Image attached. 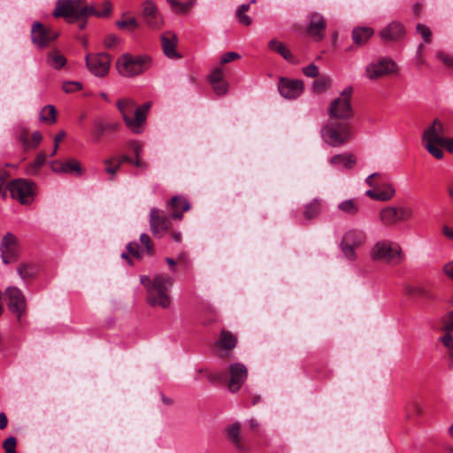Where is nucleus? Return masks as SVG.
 I'll return each instance as SVG.
<instances>
[{"label":"nucleus","mask_w":453,"mask_h":453,"mask_svg":"<svg viewBox=\"0 0 453 453\" xmlns=\"http://www.w3.org/2000/svg\"><path fill=\"white\" fill-rule=\"evenodd\" d=\"M11 196L18 200L21 204H29L34 200V183L25 179H16L9 182L7 191Z\"/></svg>","instance_id":"obj_8"},{"label":"nucleus","mask_w":453,"mask_h":453,"mask_svg":"<svg viewBox=\"0 0 453 453\" xmlns=\"http://www.w3.org/2000/svg\"><path fill=\"white\" fill-rule=\"evenodd\" d=\"M356 162L355 156L350 153L337 154L329 159L330 165L337 169H351Z\"/></svg>","instance_id":"obj_27"},{"label":"nucleus","mask_w":453,"mask_h":453,"mask_svg":"<svg viewBox=\"0 0 453 453\" xmlns=\"http://www.w3.org/2000/svg\"><path fill=\"white\" fill-rule=\"evenodd\" d=\"M396 71V66L391 59L383 58L372 62L365 67V75L369 80H377Z\"/></svg>","instance_id":"obj_14"},{"label":"nucleus","mask_w":453,"mask_h":453,"mask_svg":"<svg viewBox=\"0 0 453 453\" xmlns=\"http://www.w3.org/2000/svg\"><path fill=\"white\" fill-rule=\"evenodd\" d=\"M440 340L447 349V353L449 357V367L453 368V337L449 333H447L443 334Z\"/></svg>","instance_id":"obj_38"},{"label":"nucleus","mask_w":453,"mask_h":453,"mask_svg":"<svg viewBox=\"0 0 453 453\" xmlns=\"http://www.w3.org/2000/svg\"><path fill=\"white\" fill-rule=\"evenodd\" d=\"M237 338L234 334L227 330H222L219 341L216 345L224 350H230L235 348Z\"/></svg>","instance_id":"obj_31"},{"label":"nucleus","mask_w":453,"mask_h":453,"mask_svg":"<svg viewBox=\"0 0 453 453\" xmlns=\"http://www.w3.org/2000/svg\"><path fill=\"white\" fill-rule=\"evenodd\" d=\"M35 273V268L30 265L23 264L18 267V273L22 279L31 278Z\"/></svg>","instance_id":"obj_47"},{"label":"nucleus","mask_w":453,"mask_h":453,"mask_svg":"<svg viewBox=\"0 0 453 453\" xmlns=\"http://www.w3.org/2000/svg\"><path fill=\"white\" fill-rule=\"evenodd\" d=\"M337 210L342 215L354 217L358 214L360 206L357 199L350 198L340 202Z\"/></svg>","instance_id":"obj_28"},{"label":"nucleus","mask_w":453,"mask_h":453,"mask_svg":"<svg viewBox=\"0 0 453 453\" xmlns=\"http://www.w3.org/2000/svg\"><path fill=\"white\" fill-rule=\"evenodd\" d=\"M303 73L307 77L315 78L319 75V68L316 65L310 64L303 68Z\"/></svg>","instance_id":"obj_54"},{"label":"nucleus","mask_w":453,"mask_h":453,"mask_svg":"<svg viewBox=\"0 0 453 453\" xmlns=\"http://www.w3.org/2000/svg\"><path fill=\"white\" fill-rule=\"evenodd\" d=\"M133 163V159L127 156V155H121V156H119V157H115V163H118L119 165H122L123 163Z\"/></svg>","instance_id":"obj_63"},{"label":"nucleus","mask_w":453,"mask_h":453,"mask_svg":"<svg viewBox=\"0 0 453 453\" xmlns=\"http://www.w3.org/2000/svg\"><path fill=\"white\" fill-rule=\"evenodd\" d=\"M142 16L150 28L159 29L164 25L163 17L158 12L156 4L151 0L142 3Z\"/></svg>","instance_id":"obj_19"},{"label":"nucleus","mask_w":453,"mask_h":453,"mask_svg":"<svg viewBox=\"0 0 453 453\" xmlns=\"http://www.w3.org/2000/svg\"><path fill=\"white\" fill-rule=\"evenodd\" d=\"M344 243L356 247L361 246L365 242V234L357 229H350L342 237Z\"/></svg>","instance_id":"obj_33"},{"label":"nucleus","mask_w":453,"mask_h":453,"mask_svg":"<svg viewBox=\"0 0 453 453\" xmlns=\"http://www.w3.org/2000/svg\"><path fill=\"white\" fill-rule=\"evenodd\" d=\"M104 164L106 165L105 172L110 175V180H113L120 168V165H119L118 163H115V157L104 159Z\"/></svg>","instance_id":"obj_41"},{"label":"nucleus","mask_w":453,"mask_h":453,"mask_svg":"<svg viewBox=\"0 0 453 453\" xmlns=\"http://www.w3.org/2000/svg\"><path fill=\"white\" fill-rule=\"evenodd\" d=\"M141 244L144 246L145 251L152 256L154 254V246L149 234L143 233L140 235Z\"/></svg>","instance_id":"obj_46"},{"label":"nucleus","mask_w":453,"mask_h":453,"mask_svg":"<svg viewBox=\"0 0 453 453\" xmlns=\"http://www.w3.org/2000/svg\"><path fill=\"white\" fill-rule=\"evenodd\" d=\"M280 94L287 99H296L303 91V82L300 80L280 78L278 83Z\"/></svg>","instance_id":"obj_17"},{"label":"nucleus","mask_w":453,"mask_h":453,"mask_svg":"<svg viewBox=\"0 0 453 453\" xmlns=\"http://www.w3.org/2000/svg\"><path fill=\"white\" fill-rule=\"evenodd\" d=\"M178 43L177 35L172 31H166L161 35V46L164 54L171 59L180 58V55L177 52L176 47Z\"/></svg>","instance_id":"obj_20"},{"label":"nucleus","mask_w":453,"mask_h":453,"mask_svg":"<svg viewBox=\"0 0 453 453\" xmlns=\"http://www.w3.org/2000/svg\"><path fill=\"white\" fill-rule=\"evenodd\" d=\"M326 19L321 14L314 12L310 16L308 33L310 35L313 36L317 41H320L324 38V31L326 29Z\"/></svg>","instance_id":"obj_21"},{"label":"nucleus","mask_w":453,"mask_h":453,"mask_svg":"<svg viewBox=\"0 0 453 453\" xmlns=\"http://www.w3.org/2000/svg\"><path fill=\"white\" fill-rule=\"evenodd\" d=\"M322 140L331 147L346 144L353 137L352 127L349 121L329 119L320 130Z\"/></svg>","instance_id":"obj_3"},{"label":"nucleus","mask_w":453,"mask_h":453,"mask_svg":"<svg viewBox=\"0 0 453 453\" xmlns=\"http://www.w3.org/2000/svg\"><path fill=\"white\" fill-rule=\"evenodd\" d=\"M119 42V38L113 35V34H111V35H108L104 41V45L105 48L107 49H111V48H113L114 46H116Z\"/></svg>","instance_id":"obj_56"},{"label":"nucleus","mask_w":453,"mask_h":453,"mask_svg":"<svg viewBox=\"0 0 453 453\" xmlns=\"http://www.w3.org/2000/svg\"><path fill=\"white\" fill-rule=\"evenodd\" d=\"M47 60L49 65L55 69L62 68L66 63L65 58L58 51L50 52L47 56Z\"/></svg>","instance_id":"obj_36"},{"label":"nucleus","mask_w":453,"mask_h":453,"mask_svg":"<svg viewBox=\"0 0 453 453\" xmlns=\"http://www.w3.org/2000/svg\"><path fill=\"white\" fill-rule=\"evenodd\" d=\"M86 65L91 73L97 77L108 74L111 58L106 53L88 54L85 58Z\"/></svg>","instance_id":"obj_12"},{"label":"nucleus","mask_w":453,"mask_h":453,"mask_svg":"<svg viewBox=\"0 0 453 453\" xmlns=\"http://www.w3.org/2000/svg\"><path fill=\"white\" fill-rule=\"evenodd\" d=\"M445 125L436 119L424 130L422 134L425 148L437 159L443 157V148L449 153H453V138L445 137Z\"/></svg>","instance_id":"obj_2"},{"label":"nucleus","mask_w":453,"mask_h":453,"mask_svg":"<svg viewBox=\"0 0 453 453\" xmlns=\"http://www.w3.org/2000/svg\"><path fill=\"white\" fill-rule=\"evenodd\" d=\"M404 289L406 294L412 298H420L427 300L434 298L431 288L424 284H408L405 286Z\"/></svg>","instance_id":"obj_26"},{"label":"nucleus","mask_w":453,"mask_h":453,"mask_svg":"<svg viewBox=\"0 0 453 453\" xmlns=\"http://www.w3.org/2000/svg\"><path fill=\"white\" fill-rule=\"evenodd\" d=\"M230 379L228 388L231 392L238 391L248 377V369L242 363H233L229 365Z\"/></svg>","instance_id":"obj_18"},{"label":"nucleus","mask_w":453,"mask_h":453,"mask_svg":"<svg viewBox=\"0 0 453 453\" xmlns=\"http://www.w3.org/2000/svg\"><path fill=\"white\" fill-rule=\"evenodd\" d=\"M378 190L380 194V201H388L395 194V189L392 184H387L383 188Z\"/></svg>","instance_id":"obj_44"},{"label":"nucleus","mask_w":453,"mask_h":453,"mask_svg":"<svg viewBox=\"0 0 453 453\" xmlns=\"http://www.w3.org/2000/svg\"><path fill=\"white\" fill-rule=\"evenodd\" d=\"M323 201L319 198H314L304 206L303 216L306 219L317 218L322 211Z\"/></svg>","instance_id":"obj_34"},{"label":"nucleus","mask_w":453,"mask_h":453,"mask_svg":"<svg viewBox=\"0 0 453 453\" xmlns=\"http://www.w3.org/2000/svg\"><path fill=\"white\" fill-rule=\"evenodd\" d=\"M4 296L9 311L19 319L27 311V299L23 292L17 287H8Z\"/></svg>","instance_id":"obj_9"},{"label":"nucleus","mask_w":453,"mask_h":453,"mask_svg":"<svg viewBox=\"0 0 453 453\" xmlns=\"http://www.w3.org/2000/svg\"><path fill=\"white\" fill-rule=\"evenodd\" d=\"M46 160L45 153H40L37 155L35 161L30 165L29 169L27 170L28 173L35 174L38 170L44 165Z\"/></svg>","instance_id":"obj_42"},{"label":"nucleus","mask_w":453,"mask_h":453,"mask_svg":"<svg viewBox=\"0 0 453 453\" xmlns=\"http://www.w3.org/2000/svg\"><path fill=\"white\" fill-rule=\"evenodd\" d=\"M51 168L52 171L55 173H64V170H62V168H65V163L60 161H54L52 162Z\"/></svg>","instance_id":"obj_64"},{"label":"nucleus","mask_w":453,"mask_h":453,"mask_svg":"<svg viewBox=\"0 0 453 453\" xmlns=\"http://www.w3.org/2000/svg\"><path fill=\"white\" fill-rule=\"evenodd\" d=\"M227 436L231 440L234 446L240 451L245 452L246 448L242 443L241 437V424L235 422L230 425L226 429Z\"/></svg>","instance_id":"obj_29"},{"label":"nucleus","mask_w":453,"mask_h":453,"mask_svg":"<svg viewBox=\"0 0 453 453\" xmlns=\"http://www.w3.org/2000/svg\"><path fill=\"white\" fill-rule=\"evenodd\" d=\"M58 34L50 27H45L40 22H35L31 28L32 42L40 49L46 47L50 42H53Z\"/></svg>","instance_id":"obj_13"},{"label":"nucleus","mask_w":453,"mask_h":453,"mask_svg":"<svg viewBox=\"0 0 453 453\" xmlns=\"http://www.w3.org/2000/svg\"><path fill=\"white\" fill-rule=\"evenodd\" d=\"M249 9L250 4H242L236 13L238 22L243 26H250L252 22L251 18L246 14Z\"/></svg>","instance_id":"obj_40"},{"label":"nucleus","mask_w":453,"mask_h":453,"mask_svg":"<svg viewBox=\"0 0 453 453\" xmlns=\"http://www.w3.org/2000/svg\"><path fill=\"white\" fill-rule=\"evenodd\" d=\"M417 31H418V33L420 34V35L422 36V38L426 43L430 42L432 33L428 27H426V25H423V24H418L417 26Z\"/></svg>","instance_id":"obj_51"},{"label":"nucleus","mask_w":453,"mask_h":453,"mask_svg":"<svg viewBox=\"0 0 453 453\" xmlns=\"http://www.w3.org/2000/svg\"><path fill=\"white\" fill-rule=\"evenodd\" d=\"M119 127V124L116 121L96 120L92 131L93 142H99L106 133L115 132Z\"/></svg>","instance_id":"obj_23"},{"label":"nucleus","mask_w":453,"mask_h":453,"mask_svg":"<svg viewBox=\"0 0 453 453\" xmlns=\"http://www.w3.org/2000/svg\"><path fill=\"white\" fill-rule=\"evenodd\" d=\"M444 273L453 280V261L447 263L443 267Z\"/></svg>","instance_id":"obj_62"},{"label":"nucleus","mask_w":453,"mask_h":453,"mask_svg":"<svg viewBox=\"0 0 453 453\" xmlns=\"http://www.w3.org/2000/svg\"><path fill=\"white\" fill-rule=\"evenodd\" d=\"M160 210L152 208L150 212V227L152 234L156 238H162L171 226L170 219Z\"/></svg>","instance_id":"obj_15"},{"label":"nucleus","mask_w":453,"mask_h":453,"mask_svg":"<svg viewBox=\"0 0 453 453\" xmlns=\"http://www.w3.org/2000/svg\"><path fill=\"white\" fill-rule=\"evenodd\" d=\"M373 35V29L369 27H356L352 31V40L357 45H364Z\"/></svg>","instance_id":"obj_32"},{"label":"nucleus","mask_w":453,"mask_h":453,"mask_svg":"<svg viewBox=\"0 0 453 453\" xmlns=\"http://www.w3.org/2000/svg\"><path fill=\"white\" fill-rule=\"evenodd\" d=\"M168 208L172 211L173 219H182V213L190 209L188 200L182 196H173L168 203Z\"/></svg>","instance_id":"obj_24"},{"label":"nucleus","mask_w":453,"mask_h":453,"mask_svg":"<svg viewBox=\"0 0 453 453\" xmlns=\"http://www.w3.org/2000/svg\"><path fill=\"white\" fill-rule=\"evenodd\" d=\"M135 104L131 99H121L117 103V107L120 111L126 126L134 134H141L144 130L146 121V115L149 110V105L144 104L138 107L134 111V117H132Z\"/></svg>","instance_id":"obj_4"},{"label":"nucleus","mask_w":453,"mask_h":453,"mask_svg":"<svg viewBox=\"0 0 453 453\" xmlns=\"http://www.w3.org/2000/svg\"><path fill=\"white\" fill-rule=\"evenodd\" d=\"M17 440L13 436L8 437L3 443V448L5 452L16 449Z\"/></svg>","instance_id":"obj_55"},{"label":"nucleus","mask_w":453,"mask_h":453,"mask_svg":"<svg viewBox=\"0 0 453 453\" xmlns=\"http://www.w3.org/2000/svg\"><path fill=\"white\" fill-rule=\"evenodd\" d=\"M268 48L279 55H280L285 60L289 63H296L295 57L292 55L290 50L280 41L273 39L268 42Z\"/></svg>","instance_id":"obj_30"},{"label":"nucleus","mask_w":453,"mask_h":453,"mask_svg":"<svg viewBox=\"0 0 453 453\" xmlns=\"http://www.w3.org/2000/svg\"><path fill=\"white\" fill-rule=\"evenodd\" d=\"M141 283L147 290V302L152 307L168 309L172 300L169 291L173 286V279L165 273L156 274L152 279L147 275L140 277Z\"/></svg>","instance_id":"obj_1"},{"label":"nucleus","mask_w":453,"mask_h":453,"mask_svg":"<svg viewBox=\"0 0 453 453\" xmlns=\"http://www.w3.org/2000/svg\"><path fill=\"white\" fill-rule=\"evenodd\" d=\"M62 170H64V173H75L77 175H81L83 173L81 164L74 158H70L65 162V168H62Z\"/></svg>","instance_id":"obj_39"},{"label":"nucleus","mask_w":453,"mask_h":453,"mask_svg":"<svg viewBox=\"0 0 453 453\" xmlns=\"http://www.w3.org/2000/svg\"><path fill=\"white\" fill-rule=\"evenodd\" d=\"M224 73L221 68H216L211 74L209 76L210 82H216L219 81H224Z\"/></svg>","instance_id":"obj_60"},{"label":"nucleus","mask_w":453,"mask_h":453,"mask_svg":"<svg viewBox=\"0 0 453 453\" xmlns=\"http://www.w3.org/2000/svg\"><path fill=\"white\" fill-rule=\"evenodd\" d=\"M330 85V80L326 77H322L313 82L312 88L315 92L320 93L325 91Z\"/></svg>","instance_id":"obj_45"},{"label":"nucleus","mask_w":453,"mask_h":453,"mask_svg":"<svg viewBox=\"0 0 453 453\" xmlns=\"http://www.w3.org/2000/svg\"><path fill=\"white\" fill-rule=\"evenodd\" d=\"M42 139V134L35 131L32 134L31 141L28 140L27 134L19 136V141L25 150L36 148Z\"/></svg>","instance_id":"obj_35"},{"label":"nucleus","mask_w":453,"mask_h":453,"mask_svg":"<svg viewBox=\"0 0 453 453\" xmlns=\"http://www.w3.org/2000/svg\"><path fill=\"white\" fill-rule=\"evenodd\" d=\"M84 3L85 0H59L53 15L70 19L72 21L81 19V10Z\"/></svg>","instance_id":"obj_11"},{"label":"nucleus","mask_w":453,"mask_h":453,"mask_svg":"<svg viewBox=\"0 0 453 453\" xmlns=\"http://www.w3.org/2000/svg\"><path fill=\"white\" fill-rule=\"evenodd\" d=\"M129 148L133 150L134 157H141L142 153V145L137 141H131L128 143Z\"/></svg>","instance_id":"obj_57"},{"label":"nucleus","mask_w":453,"mask_h":453,"mask_svg":"<svg viewBox=\"0 0 453 453\" xmlns=\"http://www.w3.org/2000/svg\"><path fill=\"white\" fill-rule=\"evenodd\" d=\"M437 58L441 60L447 67H453V56L443 51L437 53Z\"/></svg>","instance_id":"obj_53"},{"label":"nucleus","mask_w":453,"mask_h":453,"mask_svg":"<svg viewBox=\"0 0 453 453\" xmlns=\"http://www.w3.org/2000/svg\"><path fill=\"white\" fill-rule=\"evenodd\" d=\"M341 247H342V252H343L344 256L346 257V258H348L349 260H351V261H353L357 258V255L355 252V249L357 248L356 246L349 245L348 243H344V242L342 241Z\"/></svg>","instance_id":"obj_48"},{"label":"nucleus","mask_w":453,"mask_h":453,"mask_svg":"<svg viewBox=\"0 0 453 453\" xmlns=\"http://www.w3.org/2000/svg\"><path fill=\"white\" fill-rule=\"evenodd\" d=\"M240 56L235 52H226L221 56L220 63L222 65L230 63L235 59H238Z\"/></svg>","instance_id":"obj_59"},{"label":"nucleus","mask_w":453,"mask_h":453,"mask_svg":"<svg viewBox=\"0 0 453 453\" xmlns=\"http://www.w3.org/2000/svg\"><path fill=\"white\" fill-rule=\"evenodd\" d=\"M40 119L42 121L48 124H53L56 122V109L53 105L44 106L40 113Z\"/></svg>","instance_id":"obj_37"},{"label":"nucleus","mask_w":453,"mask_h":453,"mask_svg":"<svg viewBox=\"0 0 453 453\" xmlns=\"http://www.w3.org/2000/svg\"><path fill=\"white\" fill-rule=\"evenodd\" d=\"M412 214V210L409 207L387 206L380 210V220L382 225L389 226L410 219Z\"/></svg>","instance_id":"obj_10"},{"label":"nucleus","mask_w":453,"mask_h":453,"mask_svg":"<svg viewBox=\"0 0 453 453\" xmlns=\"http://www.w3.org/2000/svg\"><path fill=\"white\" fill-rule=\"evenodd\" d=\"M211 84L212 86L214 92L218 96H223V95L226 94L228 85L225 81H219L212 82Z\"/></svg>","instance_id":"obj_50"},{"label":"nucleus","mask_w":453,"mask_h":453,"mask_svg":"<svg viewBox=\"0 0 453 453\" xmlns=\"http://www.w3.org/2000/svg\"><path fill=\"white\" fill-rule=\"evenodd\" d=\"M150 66V58L146 56L121 55L116 61L119 73L125 77H134L142 73Z\"/></svg>","instance_id":"obj_5"},{"label":"nucleus","mask_w":453,"mask_h":453,"mask_svg":"<svg viewBox=\"0 0 453 453\" xmlns=\"http://www.w3.org/2000/svg\"><path fill=\"white\" fill-rule=\"evenodd\" d=\"M128 252L134 257L141 259L142 255L139 251V245L137 242H129L127 246Z\"/></svg>","instance_id":"obj_58"},{"label":"nucleus","mask_w":453,"mask_h":453,"mask_svg":"<svg viewBox=\"0 0 453 453\" xmlns=\"http://www.w3.org/2000/svg\"><path fill=\"white\" fill-rule=\"evenodd\" d=\"M63 89L65 93H73L82 89V84L79 81H66L63 83Z\"/></svg>","instance_id":"obj_49"},{"label":"nucleus","mask_w":453,"mask_h":453,"mask_svg":"<svg viewBox=\"0 0 453 453\" xmlns=\"http://www.w3.org/2000/svg\"><path fill=\"white\" fill-rule=\"evenodd\" d=\"M0 250L2 259L4 264H11L17 259L19 255V246L17 239L12 234L7 233L4 235L1 242Z\"/></svg>","instance_id":"obj_16"},{"label":"nucleus","mask_w":453,"mask_h":453,"mask_svg":"<svg viewBox=\"0 0 453 453\" xmlns=\"http://www.w3.org/2000/svg\"><path fill=\"white\" fill-rule=\"evenodd\" d=\"M405 33L403 26L393 21L380 31V39L385 42H394L401 39Z\"/></svg>","instance_id":"obj_22"},{"label":"nucleus","mask_w":453,"mask_h":453,"mask_svg":"<svg viewBox=\"0 0 453 453\" xmlns=\"http://www.w3.org/2000/svg\"><path fill=\"white\" fill-rule=\"evenodd\" d=\"M104 10L97 11L93 4L84 5L82 4L81 10V19H85L89 16H95L96 18H105L111 15L112 5L110 1H104L103 3Z\"/></svg>","instance_id":"obj_25"},{"label":"nucleus","mask_w":453,"mask_h":453,"mask_svg":"<svg viewBox=\"0 0 453 453\" xmlns=\"http://www.w3.org/2000/svg\"><path fill=\"white\" fill-rule=\"evenodd\" d=\"M194 4L193 1L188 2H177V4L173 7V11L178 13H185L188 12V10L191 8V6Z\"/></svg>","instance_id":"obj_52"},{"label":"nucleus","mask_w":453,"mask_h":453,"mask_svg":"<svg viewBox=\"0 0 453 453\" xmlns=\"http://www.w3.org/2000/svg\"><path fill=\"white\" fill-rule=\"evenodd\" d=\"M371 257L374 261L398 265L403 260V254L398 243L381 240L376 242L371 250Z\"/></svg>","instance_id":"obj_6"},{"label":"nucleus","mask_w":453,"mask_h":453,"mask_svg":"<svg viewBox=\"0 0 453 453\" xmlns=\"http://www.w3.org/2000/svg\"><path fill=\"white\" fill-rule=\"evenodd\" d=\"M131 164L135 165L136 167L143 169V170L148 169V164L145 161L142 160L141 157H135L134 159H133V163H131Z\"/></svg>","instance_id":"obj_61"},{"label":"nucleus","mask_w":453,"mask_h":453,"mask_svg":"<svg viewBox=\"0 0 453 453\" xmlns=\"http://www.w3.org/2000/svg\"><path fill=\"white\" fill-rule=\"evenodd\" d=\"M352 88H347L338 98L333 100L328 107L330 119L336 121H349L354 116V110L350 104Z\"/></svg>","instance_id":"obj_7"},{"label":"nucleus","mask_w":453,"mask_h":453,"mask_svg":"<svg viewBox=\"0 0 453 453\" xmlns=\"http://www.w3.org/2000/svg\"><path fill=\"white\" fill-rule=\"evenodd\" d=\"M116 25L120 29H127L129 31L136 29L139 26L137 20L134 18L119 20L116 22Z\"/></svg>","instance_id":"obj_43"}]
</instances>
